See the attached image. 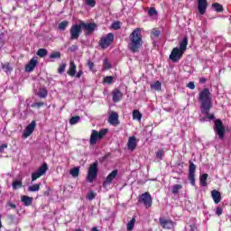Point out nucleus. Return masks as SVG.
<instances>
[{"mask_svg":"<svg viewBox=\"0 0 231 231\" xmlns=\"http://www.w3.org/2000/svg\"><path fill=\"white\" fill-rule=\"evenodd\" d=\"M198 100L200 104L201 115L208 116V120H214L216 116L210 114V109H212V93H210V89L208 88H203L199 93Z\"/></svg>","mask_w":231,"mask_h":231,"instance_id":"nucleus-1","label":"nucleus"},{"mask_svg":"<svg viewBox=\"0 0 231 231\" xmlns=\"http://www.w3.org/2000/svg\"><path fill=\"white\" fill-rule=\"evenodd\" d=\"M129 42L127 48L132 53H138L142 46H143V36L142 29L135 28L129 35Z\"/></svg>","mask_w":231,"mask_h":231,"instance_id":"nucleus-2","label":"nucleus"},{"mask_svg":"<svg viewBox=\"0 0 231 231\" xmlns=\"http://www.w3.org/2000/svg\"><path fill=\"white\" fill-rule=\"evenodd\" d=\"M108 132L109 130L107 128H103L99 132L97 130H92L89 140L90 145H97V142H98V140H102V138H104Z\"/></svg>","mask_w":231,"mask_h":231,"instance_id":"nucleus-3","label":"nucleus"},{"mask_svg":"<svg viewBox=\"0 0 231 231\" xmlns=\"http://www.w3.org/2000/svg\"><path fill=\"white\" fill-rule=\"evenodd\" d=\"M97 176H98V161H96L95 162L90 164L88 171L87 180L88 181H89V183H93Z\"/></svg>","mask_w":231,"mask_h":231,"instance_id":"nucleus-4","label":"nucleus"},{"mask_svg":"<svg viewBox=\"0 0 231 231\" xmlns=\"http://www.w3.org/2000/svg\"><path fill=\"white\" fill-rule=\"evenodd\" d=\"M115 42V34L113 32H109L106 36L101 37L99 40V46L102 50H106V48H109L110 44Z\"/></svg>","mask_w":231,"mask_h":231,"instance_id":"nucleus-5","label":"nucleus"},{"mask_svg":"<svg viewBox=\"0 0 231 231\" xmlns=\"http://www.w3.org/2000/svg\"><path fill=\"white\" fill-rule=\"evenodd\" d=\"M214 131L218 135L219 140L225 139V133H226L225 125H223V121L221 119L215 120Z\"/></svg>","mask_w":231,"mask_h":231,"instance_id":"nucleus-6","label":"nucleus"},{"mask_svg":"<svg viewBox=\"0 0 231 231\" xmlns=\"http://www.w3.org/2000/svg\"><path fill=\"white\" fill-rule=\"evenodd\" d=\"M138 203H143L146 208H151L152 207V197L149 191L143 193L138 199Z\"/></svg>","mask_w":231,"mask_h":231,"instance_id":"nucleus-7","label":"nucleus"},{"mask_svg":"<svg viewBox=\"0 0 231 231\" xmlns=\"http://www.w3.org/2000/svg\"><path fill=\"white\" fill-rule=\"evenodd\" d=\"M70 40L77 41L79 37H80V33H82V25L79 22V24H73L69 29Z\"/></svg>","mask_w":231,"mask_h":231,"instance_id":"nucleus-8","label":"nucleus"},{"mask_svg":"<svg viewBox=\"0 0 231 231\" xmlns=\"http://www.w3.org/2000/svg\"><path fill=\"white\" fill-rule=\"evenodd\" d=\"M183 53H185V52L182 51L181 50H180V48L175 47V48L172 49V51H171V52L170 54L169 59L173 63L180 62V60L183 57Z\"/></svg>","mask_w":231,"mask_h":231,"instance_id":"nucleus-9","label":"nucleus"},{"mask_svg":"<svg viewBox=\"0 0 231 231\" xmlns=\"http://www.w3.org/2000/svg\"><path fill=\"white\" fill-rule=\"evenodd\" d=\"M189 175L188 180L191 183L192 187L196 186V164L192 161L189 162Z\"/></svg>","mask_w":231,"mask_h":231,"instance_id":"nucleus-10","label":"nucleus"},{"mask_svg":"<svg viewBox=\"0 0 231 231\" xmlns=\"http://www.w3.org/2000/svg\"><path fill=\"white\" fill-rule=\"evenodd\" d=\"M81 24V28H84L85 30V35H91L97 28H98V25L95 23H86L84 21L79 22Z\"/></svg>","mask_w":231,"mask_h":231,"instance_id":"nucleus-11","label":"nucleus"},{"mask_svg":"<svg viewBox=\"0 0 231 231\" xmlns=\"http://www.w3.org/2000/svg\"><path fill=\"white\" fill-rule=\"evenodd\" d=\"M46 171H48V163L44 162L39 169L38 171L32 173V181H35L41 178V176H44L46 174Z\"/></svg>","mask_w":231,"mask_h":231,"instance_id":"nucleus-12","label":"nucleus"},{"mask_svg":"<svg viewBox=\"0 0 231 231\" xmlns=\"http://www.w3.org/2000/svg\"><path fill=\"white\" fill-rule=\"evenodd\" d=\"M116 176H118V170L112 171L103 182L104 189H106V187H109V185L113 183V180L116 178Z\"/></svg>","mask_w":231,"mask_h":231,"instance_id":"nucleus-13","label":"nucleus"},{"mask_svg":"<svg viewBox=\"0 0 231 231\" xmlns=\"http://www.w3.org/2000/svg\"><path fill=\"white\" fill-rule=\"evenodd\" d=\"M159 223L162 228H165L167 230L174 228V221H172L171 219H165L163 217H160Z\"/></svg>","mask_w":231,"mask_h":231,"instance_id":"nucleus-14","label":"nucleus"},{"mask_svg":"<svg viewBox=\"0 0 231 231\" xmlns=\"http://www.w3.org/2000/svg\"><path fill=\"white\" fill-rule=\"evenodd\" d=\"M208 7V2L207 0H198V10L200 15L207 14V8Z\"/></svg>","mask_w":231,"mask_h":231,"instance_id":"nucleus-15","label":"nucleus"},{"mask_svg":"<svg viewBox=\"0 0 231 231\" xmlns=\"http://www.w3.org/2000/svg\"><path fill=\"white\" fill-rule=\"evenodd\" d=\"M35 121H32L29 125L26 126L25 130L23 131V138H28V136H32L33 131H35Z\"/></svg>","mask_w":231,"mask_h":231,"instance_id":"nucleus-16","label":"nucleus"},{"mask_svg":"<svg viewBox=\"0 0 231 231\" xmlns=\"http://www.w3.org/2000/svg\"><path fill=\"white\" fill-rule=\"evenodd\" d=\"M124 97V93H122V91L118 88H115L112 91V100L113 102H120V100H122V98Z\"/></svg>","mask_w":231,"mask_h":231,"instance_id":"nucleus-17","label":"nucleus"},{"mask_svg":"<svg viewBox=\"0 0 231 231\" xmlns=\"http://www.w3.org/2000/svg\"><path fill=\"white\" fill-rule=\"evenodd\" d=\"M108 123L110 125H120V121L118 120V113L112 112L108 117Z\"/></svg>","mask_w":231,"mask_h":231,"instance_id":"nucleus-18","label":"nucleus"},{"mask_svg":"<svg viewBox=\"0 0 231 231\" xmlns=\"http://www.w3.org/2000/svg\"><path fill=\"white\" fill-rule=\"evenodd\" d=\"M37 60L35 58L31 59V60L28 62V64L25 66V71H28L29 73L33 71L35 68L37 67Z\"/></svg>","mask_w":231,"mask_h":231,"instance_id":"nucleus-19","label":"nucleus"},{"mask_svg":"<svg viewBox=\"0 0 231 231\" xmlns=\"http://www.w3.org/2000/svg\"><path fill=\"white\" fill-rule=\"evenodd\" d=\"M67 74L69 77H75V75H77V65L75 64V61L71 60L69 62V69L67 71Z\"/></svg>","mask_w":231,"mask_h":231,"instance_id":"nucleus-20","label":"nucleus"},{"mask_svg":"<svg viewBox=\"0 0 231 231\" xmlns=\"http://www.w3.org/2000/svg\"><path fill=\"white\" fill-rule=\"evenodd\" d=\"M211 198L214 200V203L217 205V203H221V192L217 189H213L211 191Z\"/></svg>","mask_w":231,"mask_h":231,"instance_id":"nucleus-21","label":"nucleus"},{"mask_svg":"<svg viewBox=\"0 0 231 231\" xmlns=\"http://www.w3.org/2000/svg\"><path fill=\"white\" fill-rule=\"evenodd\" d=\"M127 147L129 151H134L136 149V137L131 136L128 139Z\"/></svg>","mask_w":231,"mask_h":231,"instance_id":"nucleus-22","label":"nucleus"},{"mask_svg":"<svg viewBox=\"0 0 231 231\" xmlns=\"http://www.w3.org/2000/svg\"><path fill=\"white\" fill-rule=\"evenodd\" d=\"M21 201L24 207H31L32 203H33V198L23 195L21 197Z\"/></svg>","mask_w":231,"mask_h":231,"instance_id":"nucleus-23","label":"nucleus"},{"mask_svg":"<svg viewBox=\"0 0 231 231\" xmlns=\"http://www.w3.org/2000/svg\"><path fill=\"white\" fill-rule=\"evenodd\" d=\"M187 46H189V38L184 37L183 40L180 42L179 50H180V51H183L185 53V51H187Z\"/></svg>","mask_w":231,"mask_h":231,"instance_id":"nucleus-24","label":"nucleus"},{"mask_svg":"<svg viewBox=\"0 0 231 231\" xmlns=\"http://www.w3.org/2000/svg\"><path fill=\"white\" fill-rule=\"evenodd\" d=\"M2 69L3 71H5V73H6L7 75L12 73V71H14V69L12 68V66L10 65V62H6L5 64H2Z\"/></svg>","mask_w":231,"mask_h":231,"instance_id":"nucleus-25","label":"nucleus"},{"mask_svg":"<svg viewBox=\"0 0 231 231\" xmlns=\"http://www.w3.org/2000/svg\"><path fill=\"white\" fill-rule=\"evenodd\" d=\"M212 8L215 10V12H217L218 14H221L223 12V5L219 3H213Z\"/></svg>","mask_w":231,"mask_h":231,"instance_id":"nucleus-26","label":"nucleus"},{"mask_svg":"<svg viewBox=\"0 0 231 231\" xmlns=\"http://www.w3.org/2000/svg\"><path fill=\"white\" fill-rule=\"evenodd\" d=\"M133 119L138 120V122L142 121V113H140V110H134L133 111Z\"/></svg>","mask_w":231,"mask_h":231,"instance_id":"nucleus-27","label":"nucleus"},{"mask_svg":"<svg viewBox=\"0 0 231 231\" xmlns=\"http://www.w3.org/2000/svg\"><path fill=\"white\" fill-rule=\"evenodd\" d=\"M151 89H154L155 91H161L162 90V82L156 81V82L151 84Z\"/></svg>","mask_w":231,"mask_h":231,"instance_id":"nucleus-28","label":"nucleus"},{"mask_svg":"<svg viewBox=\"0 0 231 231\" xmlns=\"http://www.w3.org/2000/svg\"><path fill=\"white\" fill-rule=\"evenodd\" d=\"M13 190H17V189H21L23 187V181L21 180H14L12 183Z\"/></svg>","mask_w":231,"mask_h":231,"instance_id":"nucleus-29","label":"nucleus"},{"mask_svg":"<svg viewBox=\"0 0 231 231\" xmlns=\"http://www.w3.org/2000/svg\"><path fill=\"white\" fill-rule=\"evenodd\" d=\"M36 55L40 57L41 59H43V57H46L48 55V51L46 49H39L36 52Z\"/></svg>","mask_w":231,"mask_h":231,"instance_id":"nucleus-30","label":"nucleus"},{"mask_svg":"<svg viewBox=\"0 0 231 231\" xmlns=\"http://www.w3.org/2000/svg\"><path fill=\"white\" fill-rule=\"evenodd\" d=\"M181 189H183V185H181V184H174L172 186L171 192H172V194H178V192H180V190H181Z\"/></svg>","mask_w":231,"mask_h":231,"instance_id":"nucleus-31","label":"nucleus"},{"mask_svg":"<svg viewBox=\"0 0 231 231\" xmlns=\"http://www.w3.org/2000/svg\"><path fill=\"white\" fill-rule=\"evenodd\" d=\"M136 223V218L134 217H132V219L130 220V222L127 224V227L126 230L127 231H132L133 228H134V224Z\"/></svg>","mask_w":231,"mask_h":231,"instance_id":"nucleus-32","label":"nucleus"},{"mask_svg":"<svg viewBox=\"0 0 231 231\" xmlns=\"http://www.w3.org/2000/svg\"><path fill=\"white\" fill-rule=\"evenodd\" d=\"M162 32L158 29H152L151 32V39H158L160 37Z\"/></svg>","mask_w":231,"mask_h":231,"instance_id":"nucleus-33","label":"nucleus"},{"mask_svg":"<svg viewBox=\"0 0 231 231\" xmlns=\"http://www.w3.org/2000/svg\"><path fill=\"white\" fill-rule=\"evenodd\" d=\"M70 174L73 178H79V174H80V169L79 167H75L70 170Z\"/></svg>","mask_w":231,"mask_h":231,"instance_id":"nucleus-34","label":"nucleus"},{"mask_svg":"<svg viewBox=\"0 0 231 231\" xmlns=\"http://www.w3.org/2000/svg\"><path fill=\"white\" fill-rule=\"evenodd\" d=\"M41 189V184H34L28 187L29 192H38Z\"/></svg>","mask_w":231,"mask_h":231,"instance_id":"nucleus-35","label":"nucleus"},{"mask_svg":"<svg viewBox=\"0 0 231 231\" xmlns=\"http://www.w3.org/2000/svg\"><path fill=\"white\" fill-rule=\"evenodd\" d=\"M208 178V174L204 173L200 177V185L202 187H207V179Z\"/></svg>","mask_w":231,"mask_h":231,"instance_id":"nucleus-36","label":"nucleus"},{"mask_svg":"<svg viewBox=\"0 0 231 231\" xmlns=\"http://www.w3.org/2000/svg\"><path fill=\"white\" fill-rule=\"evenodd\" d=\"M107 69H111V63H109V60L106 58L103 63V71H107Z\"/></svg>","mask_w":231,"mask_h":231,"instance_id":"nucleus-37","label":"nucleus"},{"mask_svg":"<svg viewBox=\"0 0 231 231\" xmlns=\"http://www.w3.org/2000/svg\"><path fill=\"white\" fill-rule=\"evenodd\" d=\"M37 95L40 98H46L48 97V90L46 88H41Z\"/></svg>","mask_w":231,"mask_h":231,"instance_id":"nucleus-38","label":"nucleus"},{"mask_svg":"<svg viewBox=\"0 0 231 231\" xmlns=\"http://www.w3.org/2000/svg\"><path fill=\"white\" fill-rule=\"evenodd\" d=\"M79 122H80V116H72L69 119L70 125H75V124H79Z\"/></svg>","mask_w":231,"mask_h":231,"instance_id":"nucleus-39","label":"nucleus"},{"mask_svg":"<svg viewBox=\"0 0 231 231\" xmlns=\"http://www.w3.org/2000/svg\"><path fill=\"white\" fill-rule=\"evenodd\" d=\"M69 24V22L68 21H63L59 24V28L60 30H61V32H64V30H66V28H68V25Z\"/></svg>","mask_w":231,"mask_h":231,"instance_id":"nucleus-40","label":"nucleus"},{"mask_svg":"<svg viewBox=\"0 0 231 231\" xmlns=\"http://www.w3.org/2000/svg\"><path fill=\"white\" fill-rule=\"evenodd\" d=\"M87 66L88 67L89 70L95 73L97 69H95V63L91 60H88Z\"/></svg>","mask_w":231,"mask_h":231,"instance_id":"nucleus-41","label":"nucleus"},{"mask_svg":"<svg viewBox=\"0 0 231 231\" xmlns=\"http://www.w3.org/2000/svg\"><path fill=\"white\" fill-rule=\"evenodd\" d=\"M113 80H115V78H113V76H106V78H104V84H113Z\"/></svg>","mask_w":231,"mask_h":231,"instance_id":"nucleus-42","label":"nucleus"},{"mask_svg":"<svg viewBox=\"0 0 231 231\" xmlns=\"http://www.w3.org/2000/svg\"><path fill=\"white\" fill-rule=\"evenodd\" d=\"M32 107H37V109H41V107L44 106V102H34L31 105Z\"/></svg>","mask_w":231,"mask_h":231,"instance_id":"nucleus-43","label":"nucleus"},{"mask_svg":"<svg viewBox=\"0 0 231 231\" xmlns=\"http://www.w3.org/2000/svg\"><path fill=\"white\" fill-rule=\"evenodd\" d=\"M163 156H165V151L163 150H159L156 152V158H158L159 160H163Z\"/></svg>","mask_w":231,"mask_h":231,"instance_id":"nucleus-44","label":"nucleus"},{"mask_svg":"<svg viewBox=\"0 0 231 231\" xmlns=\"http://www.w3.org/2000/svg\"><path fill=\"white\" fill-rule=\"evenodd\" d=\"M50 59H60V51H54L50 54Z\"/></svg>","mask_w":231,"mask_h":231,"instance_id":"nucleus-45","label":"nucleus"},{"mask_svg":"<svg viewBox=\"0 0 231 231\" xmlns=\"http://www.w3.org/2000/svg\"><path fill=\"white\" fill-rule=\"evenodd\" d=\"M87 198L89 201H93V199L97 198V193H94L93 191H89V193L87 195Z\"/></svg>","mask_w":231,"mask_h":231,"instance_id":"nucleus-46","label":"nucleus"},{"mask_svg":"<svg viewBox=\"0 0 231 231\" xmlns=\"http://www.w3.org/2000/svg\"><path fill=\"white\" fill-rule=\"evenodd\" d=\"M148 14L152 16V15H157L158 14V11H156V9L154 7H151L148 10Z\"/></svg>","mask_w":231,"mask_h":231,"instance_id":"nucleus-47","label":"nucleus"},{"mask_svg":"<svg viewBox=\"0 0 231 231\" xmlns=\"http://www.w3.org/2000/svg\"><path fill=\"white\" fill-rule=\"evenodd\" d=\"M66 63L60 64L58 69V73L62 74L63 71H66Z\"/></svg>","mask_w":231,"mask_h":231,"instance_id":"nucleus-48","label":"nucleus"},{"mask_svg":"<svg viewBox=\"0 0 231 231\" xmlns=\"http://www.w3.org/2000/svg\"><path fill=\"white\" fill-rule=\"evenodd\" d=\"M86 3L88 6H91L92 8L97 5V1L95 0H86Z\"/></svg>","mask_w":231,"mask_h":231,"instance_id":"nucleus-49","label":"nucleus"},{"mask_svg":"<svg viewBox=\"0 0 231 231\" xmlns=\"http://www.w3.org/2000/svg\"><path fill=\"white\" fill-rule=\"evenodd\" d=\"M112 28H113V30H120V28H121L120 22H114L112 23Z\"/></svg>","mask_w":231,"mask_h":231,"instance_id":"nucleus-50","label":"nucleus"},{"mask_svg":"<svg viewBox=\"0 0 231 231\" xmlns=\"http://www.w3.org/2000/svg\"><path fill=\"white\" fill-rule=\"evenodd\" d=\"M187 88H189V89H196V84L193 81H191L187 84Z\"/></svg>","mask_w":231,"mask_h":231,"instance_id":"nucleus-51","label":"nucleus"},{"mask_svg":"<svg viewBox=\"0 0 231 231\" xmlns=\"http://www.w3.org/2000/svg\"><path fill=\"white\" fill-rule=\"evenodd\" d=\"M84 75V71L82 69H79L77 74L75 75L76 79H80Z\"/></svg>","mask_w":231,"mask_h":231,"instance_id":"nucleus-52","label":"nucleus"},{"mask_svg":"<svg viewBox=\"0 0 231 231\" xmlns=\"http://www.w3.org/2000/svg\"><path fill=\"white\" fill-rule=\"evenodd\" d=\"M84 75V71L82 69H79L77 74L75 75L76 79H80Z\"/></svg>","mask_w":231,"mask_h":231,"instance_id":"nucleus-53","label":"nucleus"},{"mask_svg":"<svg viewBox=\"0 0 231 231\" xmlns=\"http://www.w3.org/2000/svg\"><path fill=\"white\" fill-rule=\"evenodd\" d=\"M5 149H8V144L0 145V152H5Z\"/></svg>","mask_w":231,"mask_h":231,"instance_id":"nucleus-54","label":"nucleus"},{"mask_svg":"<svg viewBox=\"0 0 231 231\" xmlns=\"http://www.w3.org/2000/svg\"><path fill=\"white\" fill-rule=\"evenodd\" d=\"M216 214L217 216H221L223 214V208H217Z\"/></svg>","mask_w":231,"mask_h":231,"instance_id":"nucleus-55","label":"nucleus"},{"mask_svg":"<svg viewBox=\"0 0 231 231\" xmlns=\"http://www.w3.org/2000/svg\"><path fill=\"white\" fill-rule=\"evenodd\" d=\"M199 82H200V84H206V83H207V79H205V78H200V79H199Z\"/></svg>","mask_w":231,"mask_h":231,"instance_id":"nucleus-56","label":"nucleus"},{"mask_svg":"<svg viewBox=\"0 0 231 231\" xmlns=\"http://www.w3.org/2000/svg\"><path fill=\"white\" fill-rule=\"evenodd\" d=\"M8 206H9L11 208H17V205L14 204V203H11V202L8 203Z\"/></svg>","mask_w":231,"mask_h":231,"instance_id":"nucleus-57","label":"nucleus"},{"mask_svg":"<svg viewBox=\"0 0 231 231\" xmlns=\"http://www.w3.org/2000/svg\"><path fill=\"white\" fill-rule=\"evenodd\" d=\"M3 37H5V34L1 33L0 34V41H3Z\"/></svg>","mask_w":231,"mask_h":231,"instance_id":"nucleus-58","label":"nucleus"},{"mask_svg":"<svg viewBox=\"0 0 231 231\" xmlns=\"http://www.w3.org/2000/svg\"><path fill=\"white\" fill-rule=\"evenodd\" d=\"M0 228H3V223L1 222V215H0Z\"/></svg>","mask_w":231,"mask_h":231,"instance_id":"nucleus-59","label":"nucleus"},{"mask_svg":"<svg viewBox=\"0 0 231 231\" xmlns=\"http://www.w3.org/2000/svg\"><path fill=\"white\" fill-rule=\"evenodd\" d=\"M92 231H99V230H98V228H97V227H93V228H92Z\"/></svg>","mask_w":231,"mask_h":231,"instance_id":"nucleus-60","label":"nucleus"},{"mask_svg":"<svg viewBox=\"0 0 231 231\" xmlns=\"http://www.w3.org/2000/svg\"><path fill=\"white\" fill-rule=\"evenodd\" d=\"M75 231H82V229L81 228H78Z\"/></svg>","mask_w":231,"mask_h":231,"instance_id":"nucleus-61","label":"nucleus"},{"mask_svg":"<svg viewBox=\"0 0 231 231\" xmlns=\"http://www.w3.org/2000/svg\"><path fill=\"white\" fill-rule=\"evenodd\" d=\"M44 194H45V196H48V194H50V193L45 192Z\"/></svg>","mask_w":231,"mask_h":231,"instance_id":"nucleus-62","label":"nucleus"},{"mask_svg":"<svg viewBox=\"0 0 231 231\" xmlns=\"http://www.w3.org/2000/svg\"><path fill=\"white\" fill-rule=\"evenodd\" d=\"M58 1V3H60L62 0H57Z\"/></svg>","mask_w":231,"mask_h":231,"instance_id":"nucleus-63","label":"nucleus"},{"mask_svg":"<svg viewBox=\"0 0 231 231\" xmlns=\"http://www.w3.org/2000/svg\"><path fill=\"white\" fill-rule=\"evenodd\" d=\"M202 120H203V122H205V117H204V118H202Z\"/></svg>","mask_w":231,"mask_h":231,"instance_id":"nucleus-64","label":"nucleus"}]
</instances>
